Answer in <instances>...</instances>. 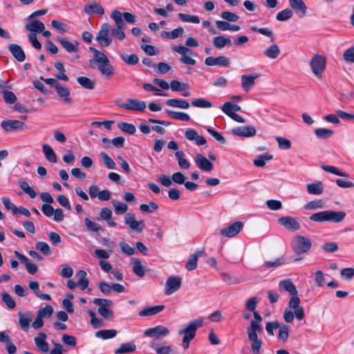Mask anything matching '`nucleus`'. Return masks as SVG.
<instances>
[{
    "instance_id": "1",
    "label": "nucleus",
    "mask_w": 354,
    "mask_h": 354,
    "mask_svg": "<svg viewBox=\"0 0 354 354\" xmlns=\"http://www.w3.org/2000/svg\"><path fill=\"white\" fill-rule=\"evenodd\" d=\"M88 50L93 53V57L88 60L90 67L98 70L102 77L110 79L115 73V68L107 56L94 47L90 46Z\"/></svg>"
},
{
    "instance_id": "2",
    "label": "nucleus",
    "mask_w": 354,
    "mask_h": 354,
    "mask_svg": "<svg viewBox=\"0 0 354 354\" xmlns=\"http://www.w3.org/2000/svg\"><path fill=\"white\" fill-rule=\"evenodd\" d=\"M254 320H252L250 326L247 328V335L248 339L252 342L251 350L252 353H258L261 351L263 342L258 337V333L262 330L261 322H262V317L257 311H253Z\"/></svg>"
},
{
    "instance_id": "3",
    "label": "nucleus",
    "mask_w": 354,
    "mask_h": 354,
    "mask_svg": "<svg viewBox=\"0 0 354 354\" xmlns=\"http://www.w3.org/2000/svg\"><path fill=\"white\" fill-rule=\"evenodd\" d=\"M346 217V212L344 211L335 212L326 210L312 214L310 219L315 222L330 221L339 223Z\"/></svg>"
},
{
    "instance_id": "4",
    "label": "nucleus",
    "mask_w": 354,
    "mask_h": 354,
    "mask_svg": "<svg viewBox=\"0 0 354 354\" xmlns=\"http://www.w3.org/2000/svg\"><path fill=\"white\" fill-rule=\"evenodd\" d=\"M113 36V27L108 23H104L96 36V41L100 46L108 47L112 43Z\"/></svg>"
},
{
    "instance_id": "5",
    "label": "nucleus",
    "mask_w": 354,
    "mask_h": 354,
    "mask_svg": "<svg viewBox=\"0 0 354 354\" xmlns=\"http://www.w3.org/2000/svg\"><path fill=\"white\" fill-rule=\"evenodd\" d=\"M312 245L311 241L301 235L295 236L291 243V246L293 251L297 254H301L310 250Z\"/></svg>"
},
{
    "instance_id": "6",
    "label": "nucleus",
    "mask_w": 354,
    "mask_h": 354,
    "mask_svg": "<svg viewBox=\"0 0 354 354\" xmlns=\"http://www.w3.org/2000/svg\"><path fill=\"white\" fill-rule=\"evenodd\" d=\"M310 66L313 73L317 77H320L326 67V57L324 55L316 53L310 62Z\"/></svg>"
},
{
    "instance_id": "7",
    "label": "nucleus",
    "mask_w": 354,
    "mask_h": 354,
    "mask_svg": "<svg viewBox=\"0 0 354 354\" xmlns=\"http://www.w3.org/2000/svg\"><path fill=\"white\" fill-rule=\"evenodd\" d=\"M93 303L99 306L97 312L104 319L112 318L113 313L109 308L111 307L113 304V301L110 299L95 298Z\"/></svg>"
},
{
    "instance_id": "8",
    "label": "nucleus",
    "mask_w": 354,
    "mask_h": 354,
    "mask_svg": "<svg viewBox=\"0 0 354 354\" xmlns=\"http://www.w3.org/2000/svg\"><path fill=\"white\" fill-rule=\"evenodd\" d=\"M119 107L124 109L127 111L143 112L147 106L145 101L140 100L136 98H128L126 101L121 104H117Z\"/></svg>"
},
{
    "instance_id": "9",
    "label": "nucleus",
    "mask_w": 354,
    "mask_h": 354,
    "mask_svg": "<svg viewBox=\"0 0 354 354\" xmlns=\"http://www.w3.org/2000/svg\"><path fill=\"white\" fill-rule=\"evenodd\" d=\"M124 220V223L129 226V230L132 232L140 233L145 228L144 221H137L134 213L129 212L126 214Z\"/></svg>"
},
{
    "instance_id": "10",
    "label": "nucleus",
    "mask_w": 354,
    "mask_h": 354,
    "mask_svg": "<svg viewBox=\"0 0 354 354\" xmlns=\"http://www.w3.org/2000/svg\"><path fill=\"white\" fill-rule=\"evenodd\" d=\"M170 333V330L166 326L158 325L153 328H149L145 330L144 335L147 337H155L156 339L166 337Z\"/></svg>"
},
{
    "instance_id": "11",
    "label": "nucleus",
    "mask_w": 354,
    "mask_h": 354,
    "mask_svg": "<svg viewBox=\"0 0 354 354\" xmlns=\"http://www.w3.org/2000/svg\"><path fill=\"white\" fill-rule=\"evenodd\" d=\"M181 286V278L179 277H169L166 282L165 287V294L171 295L180 289Z\"/></svg>"
},
{
    "instance_id": "12",
    "label": "nucleus",
    "mask_w": 354,
    "mask_h": 354,
    "mask_svg": "<svg viewBox=\"0 0 354 354\" xmlns=\"http://www.w3.org/2000/svg\"><path fill=\"white\" fill-rule=\"evenodd\" d=\"M243 223L236 221L221 230V234L225 237L231 238L237 235L243 229Z\"/></svg>"
},
{
    "instance_id": "13",
    "label": "nucleus",
    "mask_w": 354,
    "mask_h": 354,
    "mask_svg": "<svg viewBox=\"0 0 354 354\" xmlns=\"http://www.w3.org/2000/svg\"><path fill=\"white\" fill-rule=\"evenodd\" d=\"M172 50L181 55L180 61L187 65L194 66L196 64V60L187 55V53L191 54L192 50L183 46H174Z\"/></svg>"
},
{
    "instance_id": "14",
    "label": "nucleus",
    "mask_w": 354,
    "mask_h": 354,
    "mask_svg": "<svg viewBox=\"0 0 354 354\" xmlns=\"http://www.w3.org/2000/svg\"><path fill=\"white\" fill-rule=\"evenodd\" d=\"M278 223L283 226L287 230L295 232L300 228L299 221L291 216H283L278 219Z\"/></svg>"
},
{
    "instance_id": "15",
    "label": "nucleus",
    "mask_w": 354,
    "mask_h": 354,
    "mask_svg": "<svg viewBox=\"0 0 354 354\" xmlns=\"http://www.w3.org/2000/svg\"><path fill=\"white\" fill-rule=\"evenodd\" d=\"M26 124L17 120H6L1 123V128L6 131H12L24 129Z\"/></svg>"
},
{
    "instance_id": "16",
    "label": "nucleus",
    "mask_w": 354,
    "mask_h": 354,
    "mask_svg": "<svg viewBox=\"0 0 354 354\" xmlns=\"http://www.w3.org/2000/svg\"><path fill=\"white\" fill-rule=\"evenodd\" d=\"M259 77L258 73L243 75L241 77V86L245 92L250 91L255 84V80Z\"/></svg>"
},
{
    "instance_id": "17",
    "label": "nucleus",
    "mask_w": 354,
    "mask_h": 354,
    "mask_svg": "<svg viewBox=\"0 0 354 354\" xmlns=\"http://www.w3.org/2000/svg\"><path fill=\"white\" fill-rule=\"evenodd\" d=\"M207 66H221L228 67L230 65V59L225 56H218L217 57H207L205 60Z\"/></svg>"
},
{
    "instance_id": "18",
    "label": "nucleus",
    "mask_w": 354,
    "mask_h": 354,
    "mask_svg": "<svg viewBox=\"0 0 354 354\" xmlns=\"http://www.w3.org/2000/svg\"><path fill=\"white\" fill-rule=\"evenodd\" d=\"M185 136L188 140L194 142L198 146L205 145L207 142L203 136H200L196 131L192 129H187L185 131Z\"/></svg>"
},
{
    "instance_id": "19",
    "label": "nucleus",
    "mask_w": 354,
    "mask_h": 354,
    "mask_svg": "<svg viewBox=\"0 0 354 354\" xmlns=\"http://www.w3.org/2000/svg\"><path fill=\"white\" fill-rule=\"evenodd\" d=\"M194 160L197 167L201 170L211 171L213 169V164L201 153L196 154Z\"/></svg>"
},
{
    "instance_id": "20",
    "label": "nucleus",
    "mask_w": 354,
    "mask_h": 354,
    "mask_svg": "<svg viewBox=\"0 0 354 354\" xmlns=\"http://www.w3.org/2000/svg\"><path fill=\"white\" fill-rule=\"evenodd\" d=\"M289 5L299 17L306 15L307 7L303 0H289Z\"/></svg>"
},
{
    "instance_id": "21",
    "label": "nucleus",
    "mask_w": 354,
    "mask_h": 354,
    "mask_svg": "<svg viewBox=\"0 0 354 354\" xmlns=\"http://www.w3.org/2000/svg\"><path fill=\"white\" fill-rule=\"evenodd\" d=\"M55 91L57 95L60 98H63L64 103L66 104H71L73 103L72 99L69 97L71 92L68 87L59 83L56 85Z\"/></svg>"
},
{
    "instance_id": "22",
    "label": "nucleus",
    "mask_w": 354,
    "mask_h": 354,
    "mask_svg": "<svg viewBox=\"0 0 354 354\" xmlns=\"http://www.w3.org/2000/svg\"><path fill=\"white\" fill-rule=\"evenodd\" d=\"M203 324V321L202 319H197L192 322H190L187 326L183 330H179L178 333L181 334H187L190 335L193 337L196 335V331L197 328L201 327Z\"/></svg>"
},
{
    "instance_id": "23",
    "label": "nucleus",
    "mask_w": 354,
    "mask_h": 354,
    "mask_svg": "<svg viewBox=\"0 0 354 354\" xmlns=\"http://www.w3.org/2000/svg\"><path fill=\"white\" fill-rule=\"evenodd\" d=\"M256 129L251 126L239 127L232 129V133L241 137H252L255 136Z\"/></svg>"
},
{
    "instance_id": "24",
    "label": "nucleus",
    "mask_w": 354,
    "mask_h": 354,
    "mask_svg": "<svg viewBox=\"0 0 354 354\" xmlns=\"http://www.w3.org/2000/svg\"><path fill=\"white\" fill-rule=\"evenodd\" d=\"M47 335L44 333H39L37 337L34 338L35 344L37 348L44 353L49 351V346L46 342Z\"/></svg>"
},
{
    "instance_id": "25",
    "label": "nucleus",
    "mask_w": 354,
    "mask_h": 354,
    "mask_svg": "<svg viewBox=\"0 0 354 354\" xmlns=\"http://www.w3.org/2000/svg\"><path fill=\"white\" fill-rule=\"evenodd\" d=\"M84 12L88 15H103L104 14V8L100 3L96 1H93L89 4L85 5L84 8Z\"/></svg>"
},
{
    "instance_id": "26",
    "label": "nucleus",
    "mask_w": 354,
    "mask_h": 354,
    "mask_svg": "<svg viewBox=\"0 0 354 354\" xmlns=\"http://www.w3.org/2000/svg\"><path fill=\"white\" fill-rule=\"evenodd\" d=\"M8 49L17 61L24 62L25 60L26 55L20 46L12 44L8 46Z\"/></svg>"
},
{
    "instance_id": "27",
    "label": "nucleus",
    "mask_w": 354,
    "mask_h": 354,
    "mask_svg": "<svg viewBox=\"0 0 354 354\" xmlns=\"http://www.w3.org/2000/svg\"><path fill=\"white\" fill-rule=\"evenodd\" d=\"M280 290L289 292L291 295H297L298 291L296 286L289 279L281 281L279 283Z\"/></svg>"
},
{
    "instance_id": "28",
    "label": "nucleus",
    "mask_w": 354,
    "mask_h": 354,
    "mask_svg": "<svg viewBox=\"0 0 354 354\" xmlns=\"http://www.w3.org/2000/svg\"><path fill=\"white\" fill-rule=\"evenodd\" d=\"M57 39L68 53H77L78 51V41H76L75 44H73L69 41L66 38L60 37H58Z\"/></svg>"
},
{
    "instance_id": "29",
    "label": "nucleus",
    "mask_w": 354,
    "mask_h": 354,
    "mask_svg": "<svg viewBox=\"0 0 354 354\" xmlns=\"http://www.w3.org/2000/svg\"><path fill=\"white\" fill-rule=\"evenodd\" d=\"M19 324L20 327L24 330L28 331L29 330L30 323L32 322V316L30 313L27 312L25 313H19Z\"/></svg>"
},
{
    "instance_id": "30",
    "label": "nucleus",
    "mask_w": 354,
    "mask_h": 354,
    "mask_svg": "<svg viewBox=\"0 0 354 354\" xmlns=\"http://www.w3.org/2000/svg\"><path fill=\"white\" fill-rule=\"evenodd\" d=\"M165 309L164 305H158L145 308L139 312V315L142 317H149L156 315Z\"/></svg>"
},
{
    "instance_id": "31",
    "label": "nucleus",
    "mask_w": 354,
    "mask_h": 354,
    "mask_svg": "<svg viewBox=\"0 0 354 354\" xmlns=\"http://www.w3.org/2000/svg\"><path fill=\"white\" fill-rule=\"evenodd\" d=\"M166 104L171 107L183 109H187L190 106L189 103L187 101L175 98L167 100Z\"/></svg>"
},
{
    "instance_id": "32",
    "label": "nucleus",
    "mask_w": 354,
    "mask_h": 354,
    "mask_svg": "<svg viewBox=\"0 0 354 354\" xmlns=\"http://www.w3.org/2000/svg\"><path fill=\"white\" fill-rule=\"evenodd\" d=\"M25 28L27 30L35 33L41 32L44 31L45 29V26L41 21L39 20H34L29 24H27Z\"/></svg>"
},
{
    "instance_id": "33",
    "label": "nucleus",
    "mask_w": 354,
    "mask_h": 354,
    "mask_svg": "<svg viewBox=\"0 0 354 354\" xmlns=\"http://www.w3.org/2000/svg\"><path fill=\"white\" fill-rule=\"evenodd\" d=\"M183 33H184V28L183 27H178L170 32L162 31L161 36L165 39H175L178 38V37L182 36L183 35Z\"/></svg>"
},
{
    "instance_id": "34",
    "label": "nucleus",
    "mask_w": 354,
    "mask_h": 354,
    "mask_svg": "<svg viewBox=\"0 0 354 354\" xmlns=\"http://www.w3.org/2000/svg\"><path fill=\"white\" fill-rule=\"evenodd\" d=\"M136 345L133 342L122 344L115 351V354H124L135 351Z\"/></svg>"
},
{
    "instance_id": "35",
    "label": "nucleus",
    "mask_w": 354,
    "mask_h": 354,
    "mask_svg": "<svg viewBox=\"0 0 354 354\" xmlns=\"http://www.w3.org/2000/svg\"><path fill=\"white\" fill-rule=\"evenodd\" d=\"M213 45L217 49H221L226 46H230L232 42L229 38L223 36H216L213 38Z\"/></svg>"
},
{
    "instance_id": "36",
    "label": "nucleus",
    "mask_w": 354,
    "mask_h": 354,
    "mask_svg": "<svg viewBox=\"0 0 354 354\" xmlns=\"http://www.w3.org/2000/svg\"><path fill=\"white\" fill-rule=\"evenodd\" d=\"M42 149L46 158L49 162L53 163H55L57 162V156L50 146L47 144H44L42 145Z\"/></svg>"
},
{
    "instance_id": "37",
    "label": "nucleus",
    "mask_w": 354,
    "mask_h": 354,
    "mask_svg": "<svg viewBox=\"0 0 354 354\" xmlns=\"http://www.w3.org/2000/svg\"><path fill=\"white\" fill-rule=\"evenodd\" d=\"M307 190L310 194L319 195L324 192L322 183L318 181L315 183L308 184L307 185Z\"/></svg>"
},
{
    "instance_id": "38",
    "label": "nucleus",
    "mask_w": 354,
    "mask_h": 354,
    "mask_svg": "<svg viewBox=\"0 0 354 354\" xmlns=\"http://www.w3.org/2000/svg\"><path fill=\"white\" fill-rule=\"evenodd\" d=\"M111 17L115 23V29H125L126 25L122 19V13L120 11L113 10L111 14Z\"/></svg>"
},
{
    "instance_id": "39",
    "label": "nucleus",
    "mask_w": 354,
    "mask_h": 354,
    "mask_svg": "<svg viewBox=\"0 0 354 354\" xmlns=\"http://www.w3.org/2000/svg\"><path fill=\"white\" fill-rule=\"evenodd\" d=\"M264 55L270 59H276L280 54V49L278 45L273 44L269 46L265 51Z\"/></svg>"
},
{
    "instance_id": "40",
    "label": "nucleus",
    "mask_w": 354,
    "mask_h": 354,
    "mask_svg": "<svg viewBox=\"0 0 354 354\" xmlns=\"http://www.w3.org/2000/svg\"><path fill=\"white\" fill-rule=\"evenodd\" d=\"M118 332L115 329L102 330L95 333V337L103 339H111L116 336Z\"/></svg>"
},
{
    "instance_id": "41",
    "label": "nucleus",
    "mask_w": 354,
    "mask_h": 354,
    "mask_svg": "<svg viewBox=\"0 0 354 354\" xmlns=\"http://www.w3.org/2000/svg\"><path fill=\"white\" fill-rule=\"evenodd\" d=\"M166 113H167L168 115H169L170 117H171L172 118H174L175 120H181V121H189L190 120L189 115L186 113L178 112V111H171V110H167Z\"/></svg>"
},
{
    "instance_id": "42",
    "label": "nucleus",
    "mask_w": 354,
    "mask_h": 354,
    "mask_svg": "<svg viewBox=\"0 0 354 354\" xmlns=\"http://www.w3.org/2000/svg\"><path fill=\"white\" fill-rule=\"evenodd\" d=\"M77 82L84 88L93 89L95 88V82L87 77H78Z\"/></svg>"
},
{
    "instance_id": "43",
    "label": "nucleus",
    "mask_w": 354,
    "mask_h": 354,
    "mask_svg": "<svg viewBox=\"0 0 354 354\" xmlns=\"http://www.w3.org/2000/svg\"><path fill=\"white\" fill-rule=\"evenodd\" d=\"M132 263L133 272L140 277L145 276V272L141 264V261L139 259H133Z\"/></svg>"
},
{
    "instance_id": "44",
    "label": "nucleus",
    "mask_w": 354,
    "mask_h": 354,
    "mask_svg": "<svg viewBox=\"0 0 354 354\" xmlns=\"http://www.w3.org/2000/svg\"><path fill=\"white\" fill-rule=\"evenodd\" d=\"M175 156L178 160V163L180 168L187 169L189 168L190 163L189 161L184 158L185 153L182 151H177Z\"/></svg>"
},
{
    "instance_id": "45",
    "label": "nucleus",
    "mask_w": 354,
    "mask_h": 354,
    "mask_svg": "<svg viewBox=\"0 0 354 354\" xmlns=\"http://www.w3.org/2000/svg\"><path fill=\"white\" fill-rule=\"evenodd\" d=\"M77 275L80 277L77 282V286H80L82 290L88 288V280L86 278V272L84 270H80L77 272Z\"/></svg>"
},
{
    "instance_id": "46",
    "label": "nucleus",
    "mask_w": 354,
    "mask_h": 354,
    "mask_svg": "<svg viewBox=\"0 0 354 354\" xmlns=\"http://www.w3.org/2000/svg\"><path fill=\"white\" fill-rule=\"evenodd\" d=\"M279 334L278 338L283 342H286L289 335V326L285 324H280L278 327Z\"/></svg>"
},
{
    "instance_id": "47",
    "label": "nucleus",
    "mask_w": 354,
    "mask_h": 354,
    "mask_svg": "<svg viewBox=\"0 0 354 354\" xmlns=\"http://www.w3.org/2000/svg\"><path fill=\"white\" fill-rule=\"evenodd\" d=\"M112 204H113V206L114 207V211L116 214H118V215L123 214L128 209L127 205L124 203H121V202L117 201L115 200H113L112 201Z\"/></svg>"
},
{
    "instance_id": "48",
    "label": "nucleus",
    "mask_w": 354,
    "mask_h": 354,
    "mask_svg": "<svg viewBox=\"0 0 354 354\" xmlns=\"http://www.w3.org/2000/svg\"><path fill=\"white\" fill-rule=\"evenodd\" d=\"M118 126L122 131L129 135H133L136 131L135 125L131 123L121 122Z\"/></svg>"
},
{
    "instance_id": "49",
    "label": "nucleus",
    "mask_w": 354,
    "mask_h": 354,
    "mask_svg": "<svg viewBox=\"0 0 354 354\" xmlns=\"http://www.w3.org/2000/svg\"><path fill=\"white\" fill-rule=\"evenodd\" d=\"M178 17L184 22H189L193 24H199L200 19L198 16L190 15L185 13H178Z\"/></svg>"
},
{
    "instance_id": "50",
    "label": "nucleus",
    "mask_w": 354,
    "mask_h": 354,
    "mask_svg": "<svg viewBox=\"0 0 354 354\" xmlns=\"http://www.w3.org/2000/svg\"><path fill=\"white\" fill-rule=\"evenodd\" d=\"M158 209V205L155 202H150L149 204H141L140 210L142 213L150 214Z\"/></svg>"
},
{
    "instance_id": "51",
    "label": "nucleus",
    "mask_w": 354,
    "mask_h": 354,
    "mask_svg": "<svg viewBox=\"0 0 354 354\" xmlns=\"http://www.w3.org/2000/svg\"><path fill=\"white\" fill-rule=\"evenodd\" d=\"M198 259V255L190 254L185 264L186 269L189 271L195 270L197 267Z\"/></svg>"
},
{
    "instance_id": "52",
    "label": "nucleus",
    "mask_w": 354,
    "mask_h": 354,
    "mask_svg": "<svg viewBox=\"0 0 354 354\" xmlns=\"http://www.w3.org/2000/svg\"><path fill=\"white\" fill-rule=\"evenodd\" d=\"M4 101L8 104H15L17 102V97L15 94L10 91L3 90L1 92Z\"/></svg>"
},
{
    "instance_id": "53",
    "label": "nucleus",
    "mask_w": 354,
    "mask_h": 354,
    "mask_svg": "<svg viewBox=\"0 0 354 354\" xmlns=\"http://www.w3.org/2000/svg\"><path fill=\"white\" fill-rule=\"evenodd\" d=\"M272 158V156L268 153L261 155L254 160V165L256 167H263L265 166L266 162L271 160Z\"/></svg>"
},
{
    "instance_id": "54",
    "label": "nucleus",
    "mask_w": 354,
    "mask_h": 354,
    "mask_svg": "<svg viewBox=\"0 0 354 354\" xmlns=\"http://www.w3.org/2000/svg\"><path fill=\"white\" fill-rule=\"evenodd\" d=\"M100 156L102 158L104 165L110 169H115V163L105 152H100Z\"/></svg>"
},
{
    "instance_id": "55",
    "label": "nucleus",
    "mask_w": 354,
    "mask_h": 354,
    "mask_svg": "<svg viewBox=\"0 0 354 354\" xmlns=\"http://www.w3.org/2000/svg\"><path fill=\"white\" fill-rule=\"evenodd\" d=\"M1 299L4 304L10 309H14L16 307V303L12 297L7 292L1 294Z\"/></svg>"
},
{
    "instance_id": "56",
    "label": "nucleus",
    "mask_w": 354,
    "mask_h": 354,
    "mask_svg": "<svg viewBox=\"0 0 354 354\" xmlns=\"http://www.w3.org/2000/svg\"><path fill=\"white\" fill-rule=\"evenodd\" d=\"M121 58L127 64L135 65L138 63L139 58L136 54H122Z\"/></svg>"
},
{
    "instance_id": "57",
    "label": "nucleus",
    "mask_w": 354,
    "mask_h": 354,
    "mask_svg": "<svg viewBox=\"0 0 354 354\" xmlns=\"http://www.w3.org/2000/svg\"><path fill=\"white\" fill-rule=\"evenodd\" d=\"M315 133L317 137L320 139H327L331 137L333 134V131L332 130L324 128L316 129Z\"/></svg>"
},
{
    "instance_id": "58",
    "label": "nucleus",
    "mask_w": 354,
    "mask_h": 354,
    "mask_svg": "<svg viewBox=\"0 0 354 354\" xmlns=\"http://www.w3.org/2000/svg\"><path fill=\"white\" fill-rule=\"evenodd\" d=\"M84 223L88 231L97 232L102 230L100 225L92 221L88 218H85Z\"/></svg>"
},
{
    "instance_id": "59",
    "label": "nucleus",
    "mask_w": 354,
    "mask_h": 354,
    "mask_svg": "<svg viewBox=\"0 0 354 354\" xmlns=\"http://www.w3.org/2000/svg\"><path fill=\"white\" fill-rule=\"evenodd\" d=\"M292 12L291 10L286 8L277 13L276 19L280 21H285L292 17Z\"/></svg>"
},
{
    "instance_id": "60",
    "label": "nucleus",
    "mask_w": 354,
    "mask_h": 354,
    "mask_svg": "<svg viewBox=\"0 0 354 354\" xmlns=\"http://www.w3.org/2000/svg\"><path fill=\"white\" fill-rule=\"evenodd\" d=\"M35 248L44 255H48L50 254V248L46 242L37 241L36 243Z\"/></svg>"
},
{
    "instance_id": "61",
    "label": "nucleus",
    "mask_w": 354,
    "mask_h": 354,
    "mask_svg": "<svg viewBox=\"0 0 354 354\" xmlns=\"http://www.w3.org/2000/svg\"><path fill=\"white\" fill-rule=\"evenodd\" d=\"M51 26L54 29H55L57 31L61 33H64L68 30L67 24L57 20H53L51 21Z\"/></svg>"
},
{
    "instance_id": "62",
    "label": "nucleus",
    "mask_w": 354,
    "mask_h": 354,
    "mask_svg": "<svg viewBox=\"0 0 354 354\" xmlns=\"http://www.w3.org/2000/svg\"><path fill=\"white\" fill-rule=\"evenodd\" d=\"M169 88L173 91H183L185 88H188V85L181 84L178 80H173L169 84Z\"/></svg>"
},
{
    "instance_id": "63",
    "label": "nucleus",
    "mask_w": 354,
    "mask_h": 354,
    "mask_svg": "<svg viewBox=\"0 0 354 354\" xmlns=\"http://www.w3.org/2000/svg\"><path fill=\"white\" fill-rule=\"evenodd\" d=\"M343 59L347 63H354V46L350 47L344 52Z\"/></svg>"
},
{
    "instance_id": "64",
    "label": "nucleus",
    "mask_w": 354,
    "mask_h": 354,
    "mask_svg": "<svg viewBox=\"0 0 354 354\" xmlns=\"http://www.w3.org/2000/svg\"><path fill=\"white\" fill-rule=\"evenodd\" d=\"M221 17L227 22H236L239 20V17L238 15L230 11H223L221 13Z\"/></svg>"
}]
</instances>
